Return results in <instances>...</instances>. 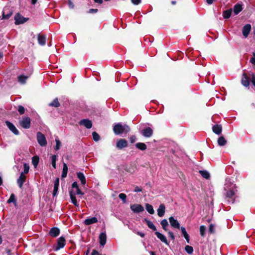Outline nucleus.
<instances>
[{
  "instance_id": "f257e3e1",
  "label": "nucleus",
  "mask_w": 255,
  "mask_h": 255,
  "mask_svg": "<svg viewBox=\"0 0 255 255\" xmlns=\"http://www.w3.org/2000/svg\"><path fill=\"white\" fill-rule=\"evenodd\" d=\"M224 189L227 191L226 196L229 199L228 201L234 203V200L232 197L235 195L237 190H236V185L231 182L230 179L226 178L224 185Z\"/></svg>"
},
{
  "instance_id": "f03ea898",
  "label": "nucleus",
  "mask_w": 255,
  "mask_h": 255,
  "mask_svg": "<svg viewBox=\"0 0 255 255\" xmlns=\"http://www.w3.org/2000/svg\"><path fill=\"white\" fill-rule=\"evenodd\" d=\"M130 129L129 126L126 124H122L119 123L116 124L113 128V131L116 135H121L124 134L126 135L129 132Z\"/></svg>"
},
{
  "instance_id": "7ed1b4c3",
  "label": "nucleus",
  "mask_w": 255,
  "mask_h": 255,
  "mask_svg": "<svg viewBox=\"0 0 255 255\" xmlns=\"http://www.w3.org/2000/svg\"><path fill=\"white\" fill-rule=\"evenodd\" d=\"M37 141L41 146H45L47 144V140L45 135L41 132H38L36 134Z\"/></svg>"
},
{
  "instance_id": "20e7f679",
  "label": "nucleus",
  "mask_w": 255,
  "mask_h": 255,
  "mask_svg": "<svg viewBox=\"0 0 255 255\" xmlns=\"http://www.w3.org/2000/svg\"><path fill=\"white\" fill-rule=\"evenodd\" d=\"M28 18L23 17L19 13H17L14 16V23L15 25L23 24L28 20Z\"/></svg>"
},
{
  "instance_id": "39448f33",
  "label": "nucleus",
  "mask_w": 255,
  "mask_h": 255,
  "mask_svg": "<svg viewBox=\"0 0 255 255\" xmlns=\"http://www.w3.org/2000/svg\"><path fill=\"white\" fill-rule=\"evenodd\" d=\"M65 242L66 241L64 237L61 236L57 240V245L54 248V250L55 251H58L63 248L65 246Z\"/></svg>"
},
{
  "instance_id": "423d86ee",
  "label": "nucleus",
  "mask_w": 255,
  "mask_h": 255,
  "mask_svg": "<svg viewBox=\"0 0 255 255\" xmlns=\"http://www.w3.org/2000/svg\"><path fill=\"white\" fill-rule=\"evenodd\" d=\"M130 209L134 213H139L144 211V208L142 205L138 204H134L130 206Z\"/></svg>"
},
{
  "instance_id": "0eeeda50",
  "label": "nucleus",
  "mask_w": 255,
  "mask_h": 255,
  "mask_svg": "<svg viewBox=\"0 0 255 255\" xmlns=\"http://www.w3.org/2000/svg\"><path fill=\"white\" fill-rule=\"evenodd\" d=\"M20 125L24 128H29L30 127V119L29 117H23L20 122Z\"/></svg>"
},
{
  "instance_id": "6e6552de",
  "label": "nucleus",
  "mask_w": 255,
  "mask_h": 255,
  "mask_svg": "<svg viewBox=\"0 0 255 255\" xmlns=\"http://www.w3.org/2000/svg\"><path fill=\"white\" fill-rule=\"evenodd\" d=\"M140 133L145 137H150L153 134V130L150 127H146L140 131Z\"/></svg>"
},
{
  "instance_id": "1a4fd4ad",
  "label": "nucleus",
  "mask_w": 255,
  "mask_h": 255,
  "mask_svg": "<svg viewBox=\"0 0 255 255\" xmlns=\"http://www.w3.org/2000/svg\"><path fill=\"white\" fill-rule=\"evenodd\" d=\"M6 126L8 128V129L15 135H18L19 134V132L18 129L16 128L15 126L11 123V122L6 121L5 122Z\"/></svg>"
},
{
  "instance_id": "9d476101",
  "label": "nucleus",
  "mask_w": 255,
  "mask_h": 255,
  "mask_svg": "<svg viewBox=\"0 0 255 255\" xmlns=\"http://www.w3.org/2000/svg\"><path fill=\"white\" fill-rule=\"evenodd\" d=\"M118 149H122L128 146V141L125 139L121 138L118 140L116 144Z\"/></svg>"
},
{
  "instance_id": "9b49d317",
  "label": "nucleus",
  "mask_w": 255,
  "mask_h": 255,
  "mask_svg": "<svg viewBox=\"0 0 255 255\" xmlns=\"http://www.w3.org/2000/svg\"><path fill=\"white\" fill-rule=\"evenodd\" d=\"M251 25L250 24H247L245 25L242 28V33L245 38L248 37L249 34L251 30Z\"/></svg>"
},
{
  "instance_id": "f8f14e48",
  "label": "nucleus",
  "mask_w": 255,
  "mask_h": 255,
  "mask_svg": "<svg viewBox=\"0 0 255 255\" xmlns=\"http://www.w3.org/2000/svg\"><path fill=\"white\" fill-rule=\"evenodd\" d=\"M168 220L172 227L177 229H180V224L176 219H175L173 217H170L169 218Z\"/></svg>"
},
{
  "instance_id": "ddd939ff",
  "label": "nucleus",
  "mask_w": 255,
  "mask_h": 255,
  "mask_svg": "<svg viewBox=\"0 0 255 255\" xmlns=\"http://www.w3.org/2000/svg\"><path fill=\"white\" fill-rule=\"evenodd\" d=\"M79 125H83L88 129L92 127V123L91 121L88 119H82L79 122Z\"/></svg>"
},
{
  "instance_id": "4468645a",
  "label": "nucleus",
  "mask_w": 255,
  "mask_h": 255,
  "mask_svg": "<svg viewBox=\"0 0 255 255\" xmlns=\"http://www.w3.org/2000/svg\"><path fill=\"white\" fill-rule=\"evenodd\" d=\"M155 235L162 242L164 243L166 245L168 246L169 245V242H168L166 237L164 235L157 231L155 232Z\"/></svg>"
},
{
  "instance_id": "2eb2a0df",
  "label": "nucleus",
  "mask_w": 255,
  "mask_h": 255,
  "mask_svg": "<svg viewBox=\"0 0 255 255\" xmlns=\"http://www.w3.org/2000/svg\"><path fill=\"white\" fill-rule=\"evenodd\" d=\"M107 241V235L106 232H102L99 235V242L101 246L104 247Z\"/></svg>"
},
{
  "instance_id": "dca6fc26",
  "label": "nucleus",
  "mask_w": 255,
  "mask_h": 255,
  "mask_svg": "<svg viewBox=\"0 0 255 255\" xmlns=\"http://www.w3.org/2000/svg\"><path fill=\"white\" fill-rule=\"evenodd\" d=\"M25 176L24 175H23L22 173H20L19 177L17 180V183L18 184V187L20 189L22 188L23 183L25 182Z\"/></svg>"
},
{
  "instance_id": "f3484780",
  "label": "nucleus",
  "mask_w": 255,
  "mask_h": 255,
  "mask_svg": "<svg viewBox=\"0 0 255 255\" xmlns=\"http://www.w3.org/2000/svg\"><path fill=\"white\" fill-rule=\"evenodd\" d=\"M49 234L53 237H56L60 234V230L57 227H53L50 230Z\"/></svg>"
},
{
  "instance_id": "a211bd4d",
  "label": "nucleus",
  "mask_w": 255,
  "mask_h": 255,
  "mask_svg": "<svg viewBox=\"0 0 255 255\" xmlns=\"http://www.w3.org/2000/svg\"><path fill=\"white\" fill-rule=\"evenodd\" d=\"M165 212V207L163 204H161L157 209V215L159 217H162L164 216Z\"/></svg>"
},
{
  "instance_id": "6ab92c4d",
  "label": "nucleus",
  "mask_w": 255,
  "mask_h": 255,
  "mask_svg": "<svg viewBox=\"0 0 255 255\" xmlns=\"http://www.w3.org/2000/svg\"><path fill=\"white\" fill-rule=\"evenodd\" d=\"M70 197L71 200V202L76 207H79V204L77 201L75 193H73L72 191H69Z\"/></svg>"
},
{
  "instance_id": "aec40b11",
  "label": "nucleus",
  "mask_w": 255,
  "mask_h": 255,
  "mask_svg": "<svg viewBox=\"0 0 255 255\" xmlns=\"http://www.w3.org/2000/svg\"><path fill=\"white\" fill-rule=\"evenodd\" d=\"M213 131L217 135H220L222 130V127L220 125H215L212 128Z\"/></svg>"
},
{
  "instance_id": "412c9836",
  "label": "nucleus",
  "mask_w": 255,
  "mask_h": 255,
  "mask_svg": "<svg viewBox=\"0 0 255 255\" xmlns=\"http://www.w3.org/2000/svg\"><path fill=\"white\" fill-rule=\"evenodd\" d=\"M46 37L44 35H40L39 34L37 36V40L39 44L43 46L46 43Z\"/></svg>"
},
{
  "instance_id": "4be33fe9",
  "label": "nucleus",
  "mask_w": 255,
  "mask_h": 255,
  "mask_svg": "<svg viewBox=\"0 0 255 255\" xmlns=\"http://www.w3.org/2000/svg\"><path fill=\"white\" fill-rule=\"evenodd\" d=\"M98 222V219L96 217H92L91 218L86 219L84 221V224L86 225H90Z\"/></svg>"
},
{
  "instance_id": "5701e85b",
  "label": "nucleus",
  "mask_w": 255,
  "mask_h": 255,
  "mask_svg": "<svg viewBox=\"0 0 255 255\" xmlns=\"http://www.w3.org/2000/svg\"><path fill=\"white\" fill-rule=\"evenodd\" d=\"M77 176L78 178L81 181V184L82 185H85L86 184V180L84 174L81 172H77Z\"/></svg>"
},
{
  "instance_id": "b1692460",
  "label": "nucleus",
  "mask_w": 255,
  "mask_h": 255,
  "mask_svg": "<svg viewBox=\"0 0 255 255\" xmlns=\"http://www.w3.org/2000/svg\"><path fill=\"white\" fill-rule=\"evenodd\" d=\"M242 84L246 87H248L250 85L249 79L246 74H243Z\"/></svg>"
},
{
  "instance_id": "393cba45",
  "label": "nucleus",
  "mask_w": 255,
  "mask_h": 255,
  "mask_svg": "<svg viewBox=\"0 0 255 255\" xmlns=\"http://www.w3.org/2000/svg\"><path fill=\"white\" fill-rule=\"evenodd\" d=\"M143 221L146 223V224L149 228L152 230L153 231H156V228L154 225V224L152 223V222L149 221L146 218H144L143 219Z\"/></svg>"
},
{
  "instance_id": "a878e982",
  "label": "nucleus",
  "mask_w": 255,
  "mask_h": 255,
  "mask_svg": "<svg viewBox=\"0 0 255 255\" xmlns=\"http://www.w3.org/2000/svg\"><path fill=\"white\" fill-rule=\"evenodd\" d=\"M135 147L142 150L144 151L147 148V146L144 143L142 142H137L135 144Z\"/></svg>"
},
{
  "instance_id": "bb28decb",
  "label": "nucleus",
  "mask_w": 255,
  "mask_h": 255,
  "mask_svg": "<svg viewBox=\"0 0 255 255\" xmlns=\"http://www.w3.org/2000/svg\"><path fill=\"white\" fill-rule=\"evenodd\" d=\"M227 143V140L223 136H220L218 139V144L220 146H224Z\"/></svg>"
},
{
  "instance_id": "cd10ccee",
  "label": "nucleus",
  "mask_w": 255,
  "mask_h": 255,
  "mask_svg": "<svg viewBox=\"0 0 255 255\" xmlns=\"http://www.w3.org/2000/svg\"><path fill=\"white\" fill-rule=\"evenodd\" d=\"M234 12L235 14H238L242 10V7L239 4H236L234 7Z\"/></svg>"
},
{
  "instance_id": "c85d7f7f",
  "label": "nucleus",
  "mask_w": 255,
  "mask_h": 255,
  "mask_svg": "<svg viewBox=\"0 0 255 255\" xmlns=\"http://www.w3.org/2000/svg\"><path fill=\"white\" fill-rule=\"evenodd\" d=\"M160 224L162 226V229L165 231H167V227L168 226V222L166 219H163L162 220Z\"/></svg>"
},
{
  "instance_id": "c756f323",
  "label": "nucleus",
  "mask_w": 255,
  "mask_h": 255,
  "mask_svg": "<svg viewBox=\"0 0 255 255\" xmlns=\"http://www.w3.org/2000/svg\"><path fill=\"white\" fill-rule=\"evenodd\" d=\"M67 172H68V167H67L66 164L64 163L62 173L61 175V178H65L67 176Z\"/></svg>"
},
{
  "instance_id": "7c9ffc66",
  "label": "nucleus",
  "mask_w": 255,
  "mask_h": 255,
  "mask_svg": "<svg viewBox=\"0 0 255 255\" xmlns=\"http://www.w3.org/2000/svg\"><path fill=\"white\" fill-rule=\"evenodd\" d=\"M199 173L203 177L206 179H208L210 177V173L207 170H200Z\"/></svg>"
},
{
  "instance_id": "2f4dec72",
  "label": "nucleus",
  "mask_w": 255,
  "mask_h": 255,
  "mask_svg": "<svg viewBox=\"0 0 255 255\" xmlns=\"http://www.w3.org/2000/svg\"><path fill=\"white\" fill-rule=\"evenodd\" d=\"M28 76H26L23 75L18 76V81L21 84H25L26 80L28 79Z\"/></svg>"
},
{
  "instance_id": "473e14b6",
  "label": "nucleus",
  "mask_w": 255,
  "mask_h": 255,
  "mask_svg": "<svg viewBox=\"0 0 255 255\" xmlns=\"http://www.w3.org/2000/svg\"><path fill=\"white\" fill-rule=\"evenodd\" d=\"M145 209L149 214H153L154 213V210L152 206L148 203L145 204Z\"/></svg>"
},
{
  "instance_id": "72a5a7b5",
  "label": "nucleus",
  "mask_w": 255,
  "mask_h": 255,
  "mask_svg": "<svg viewBox=\"0 0 255 255\" xmlns=\"http://www.w3.org/2000/svg\"><path fill=\"white\" fill-rule=\"evenodd\" d=\"M232 11V9H230L226 11H224L223 13V16L224 18L225 19L229 18L231 15Z\"/></svg>"
},
{
  "instance_id": "f704fd0d",
  "label": "nucleus",
  "mask_w": 255,
  "mask_h": 255,
  "mask_svg": "<svg viewBox=\"0 0 255 255\" xmlns=\"http://www.w3.org/2000/svg\"><path fill=\"white\" fill-rule=\"evenodd\" d=\"M49 106L51 107H54L55 108L59 107L60 104L59 103L58 99L55 98L51 103L49 104Z\"/></svg>"
},
{
  "instance_id": "c9c22d12",
  "label": "nucleus",
  "mask_w": 255,
  "mask_h": 255,
  "mask_svg": "<svg viewBox=\"0 0 255 255\" xmlns=\"http://www.w3.org/2000/svg\"><path fill=\"white\" fill-rule=\"evenodd\" d=\"M32 163L35 167H36L39 163V157L33 156L32 158Z\"/></svg>"
},
{
  "instance_id": "e433bc0d",
  "label": "nucleus",
  "mask_w": 255,
  "mask_h": 255,
  "mask_svg": "<svg viewBox=\"0 0 255 255\" xmlns=\"http://www.w3.org/2000/svg\"><path fill=\"white\" fill-rule=\"evenodd\" d=\"M23 171L21 173H22L23 175H24V174H27L29 172V166L28 165V164L26 163H24L23 164Z\"/></svg>"
},
{
  "instance_id": "4c0bfd02",
  "label": "nucleus",
  "mask_w": 255,
  "mask_h": 255,
  "mask_svg": "<svg viewBox=\"0 0 255 255\" xmlns=\"http://www.w3.org/2000/svg\"><path fill=\"white\" fill-rule=\"evenodd\" d=\"M185 250L189 255L192 254L193 252V247L188 245L185 246Z\"/></svg>"
},
{
  "instance_id": "58836bf2",
  "label": "nucleus",
  "mask_w": 255,
  "mask_h": 255,
  "mask_svg": "<svg viewBox=\"0 0 255 255\" xmlns=\"http://www.w3.org/2000/svg\"><path fill=\"white\" fill-rule=\"evenodd\" d=\"M16 200L15 199V195H14V194H11L10 195V196L9 199L7 200V203H16Z\"/></svg>"
},
{
  "instance_id": "ea45409f",
  "label": "nucleus",
  "mask_w": 255,
  "mask_h": 255,
  "mask_svg": "<svg viewBox=\"0 0 255 255\" xmlns=\"http://www.w3.org/2000/svg\"><path fill=\"white\" fill-rule=\"evenodd\" d=\"M12 12L11 11L9 12L8 13L5 14L4 11H3L2 13V19H8L12 15Z\"/></svg>"
},
{
  "instance_id": "a19ab883",
  "label": "nucleus",
  "mask_w": 255,
  "mask_h": 255,
  "mask_svg": "<svg viewBox=\"0 0 255 255\" xmlns=\"http://www.w3.org/2000/svg\"><path fill=\"white\" fill-rule=\"evenodd\" d=\"M206 230V228L205 226L202 225L200 227V233L201 236H204Z\"/></svg>"
},
{
  "instance_id": "79ce46f5",
  "label": "nucleus",
  "mask_w": 255,
  "mask_h": 255,
  "mask_svg": "<svg viewBox=\"0 0 255 255\" xmlns=\"http://www.w3.org/2000/svg\"><path fill=\"white\" fill-rule=\"evenodd\" d=\"M119 197L120 199H121L124 203H126V199H127V195L124 193H120L119 195Z\"/></svg>"
},
{
  "instance_id": "37998d69",
  "label": "nucleus",
  "mask_w": 255,
  "mask_h": 255,
  "mask_svg": "<svg viewBox=\"0 0 255 255\" xmlns=\"http://www.w3.org/2000/svg\"><path fill=\"white\" fill-rule=\"evenodd\" d=\"M92 136H93V139L95 141H98L100 140V137L99 135L96 131H94L92 133Z\"/></svg>"
},
{
  "instance_id": "c03bdc74",
  "label": "nucleus",
  "mask_w": 255,
  "mask_h": 255,
  "mask_svg": "<svg viewBox=\"0 0 255 255\" xmlns=\"http://www.w3.org/2000/svg\"><path fill=\"white\" fill-rule=\"evenodd\" d=\"M55 141H56V146H55L54 149L56 150H58L60 149V147L61 146V142L58 138H56L55 139Z\"/></svg>"
},
{
  "instance_id": "a18cd8bd",
  "label": "nucleus",
  "mask_w": 255,
  "mask_h": 255,
  "mask_svg": "<svg viewBox=\"0 0 255 255\" xmlns=\"http://www.w3.org/2000/svg\"><path fill=\"white\" fill-rule=\"evenodd\" d=\"M17 110L20 115L23 114L25 112V109L22 106H19Z\"/></svg>"
},
{
  "instance_id": "49530a36",
  "label": "nucleus",
  "mask_w": 255,
  "mask_h": 255,
  "mask_svg": "<svg viewBox=\"0 0 255 255\" xmlns=\"http://www.w3.org/2000/svg\"><path fill=\"white\" fill-rule=\"evenodd\" d=\"M180 229L181 230L182 234L183 236V237L184 236H186V235H188V233H187L186 231L185 228L184 227H180Z\"/></svg>"
},
{
  "instance_id": "de8ad7c7",
  "label": "nucleus",
  "mask_w": 255,
  "mask_h": 255,
  "mask_svg": "<svg viewBox=\"0 0 255 255\" xmlns=\"http://www.w3.org/2000/svg\"><path fill=\"white\" fill-rule=\"evenodd\" d=\"M253 57L251 58L250 62L253 65H255V52H253Z\"/></svg>"
},
{
  "instance_id": "09e8293b",
  "label": "nucleus",
  "mask_w": 255,
  "mask_h": 255,
  "mask_svg": "<svg viewBox=\"0 0 255 255\" xmlns=\"http://www.w3.org/2000/svg\"><path fill=\"white\" fill-rule=\"evenodd\" d=\"M168 235L169 236V237L172 240H175V236L174 235V234L171 231H168Z\"/></svg>"
},
{
  "instance_id": "8fccbe9b",
  "label": "nucleus",
  "mask_w": 255,
  "mask_h": 255,
  "mask_svg": "<svg viewBox=\"0 0 255 255\" xmlns=\"http://www.w3.org/2000/svg\"><path fill=\"white\" fill-rule=\"evenodd\" d=\"M59 179L58 178H57L54 181V187H59Z\"/></svg>"
},
{
  "instance_id": "3c124183",
  "label": "nucleus",
  "mask_w": 255,
  "mask_h": 255,
  "mask_svg": "<svg viewBox=\"0 0 255 255\" xmlns=\"http://www.w3.org/2000/svg\"><path fill=\"white\" fill-rule=\"evenodd\" d=\"M136 136L135 135H132L129 138L130 142L131 143H134L136 141Z\"/></svg>"
},
{
  "instance_id": "603ef678",
  "label": "nucleus",
  "mask_w": 255,
  "mask_h": 255,
  "mask_svg": "<svg viewBox=\"0 0 255 255\" xmlns=\"http://www.w3.org/2000/svg\"><path fill=\"white\" fill-rule=\"evenodd\" d=\"M214 227L212 224L210 225L209 228V232L212 233L214 232Z\"/></svg>"
},
{
  "instance_id": "864d4df0",
  "label": "nucleus",
  "mask_w": 255,
  "mask_h": 255,
  "mask_svg": "<svg viewBox=\"0 0 255 255\" xmlns=\"http://www.w3.org/2000/svg\"><path fill=\"white\" fill-rule=\"evenodd\" d=\"M51 162H56L57 160V156L56 155H52L51 156Z\"/></svg>"
},
{
  "instance_id": "5fc2aeb1",
  "label": "nucleus",
  "mask_w": 255,
  "mask_h": 255,
  "mask_svg": "<svg viewBox=\"0 0 255 255\" xmlns=\"http://www.w3.org/2000/svg\"><path fill=\"white\" fill-rule=\"evenodd\" d=\"M133 4L135 5H138L141 2V0H131Z\"/></svg>"
},
{
  "instance_id": "6e6d98bb",
  "label": "nucleus",
  "mask_w": 255,
  "mask_h": 255,
  "mask_svg": "<svg viewBox=\"0 0 255 255\" xmlns=\"http://www.w3.org/2000/svg\"><path fill=\"white\" fill-rule=\"evenodd\" d=\"M251 81L253 85L255 87V75L254 74L252 75Z\"/></svg>"
},
{
  "instance_id": "4d7b16f0",
  "label": "nucleus",
  "mask_w": 255,
  "mask_h": 255,
  "mask_svg": "<svg viewBox=\"0 0 255 255\" xmlns=\"http://www.w3.org/2000/svg\"><path fill=\"white\" fill-rule=\"evenodd\" d=\"M72 187L73 188H75V189H77L79 188V186L78 185V184L77 183V182H74L72 184Z\"/></svg>"
},
{
  "instance_id": "13d9d810",
  "label": "nucleus",
  "mask_w": 255,
  "mask_h": 255,
  "mask_svg": "<svg viewBox=\"0 0 255 255\" xmlns=\"http://www.w3.org/2000/svg\"><path fill=\"white\" fill-rule=\"evenodd\" d=\"M98 11V9H94V8H91L89 9L88 12L89 13H96Z\"/></svg>"
},
{
  "instance_id": "bf43d9fd",
  "label": "nucleus",
  "mask_w": 255,
  "mask_h": 255,
  "mask_svg": "<svg viewBox=\"0 0 255 255\" xmlns=\"http://www.w3.org/2000/svg\"><path fill=\"white\" fill-rule=\"evenodd\" d=\"M76 189V194L82 195H83L84 194V193L81 192V191L80 190L79 188Z\"/></svg>"
},
{
  "instance_id": "052dcab7",
  "label": "nucleus",
  "mask_w": 255,
  "mask_h": 255,
  "mask_svg": "<svg viewBox=\"0 0 255 255\" xmlns=\"http://www.w3.org/2000/svg\"><path fill=\"white\" fill-rule=\"evenodd\" d=\"M58 188L54 187V189H53V195L54 196L56 195L57 192H58Z\"/></svg>"
},
{
  "instance_id": "680f3d73",
  "label": "nucleus",
  "mask_w": 255,
  "mask_h": 255,
  "mask_svg": "<svg viewBox=\"0 0 255 255\" xmlns=\"http://www.w3.org/2000/svg\"><path fill=\"white\" fill-rule=\"evenodd\" d=\"M141 191H142V189L138 186L135 187V188H134V191L135 192H137V193L141 192Z\"/></svg>"
},
{
  "instance_id": "e2e57ef3",
  "label": "nucleus",
  "mask_w": 255,
  "mask_h": 255,
  "mask_svg": "<svg viewBox=\"0 0 255 255\" xmlns=\"http://www.w3.org/2000/svg\"><path fill=\"white\" fill-rule=\"evenodd\" d=\"M91 255H100V254L96 250H93V251H92Z\"/></svg>"
},
{
  "instance_id": "0e129e2a",
  "label": "nucleus",
  "mask_w": 255,
  "mask_h": 255,
  "mask_svg": "<svg viewBox=\"0 0 255 255\" xmlns=\"http://www.w3.org/2000/svg\"><path fill=\"white\" fill-rule=\"evenodd\" d=\"M68 1H69L68 4H69V7L71 8H73L74 7L73 3L71 1V0H68Z\"/></svg>"
},
{
  "instance_id": "69168bd1",
  "label": "nucleus",
  "mask_w": 255,
  "mask_h": 255,
  "mask_svg": "<svg viewBox=\"0 0 255 255\" xmlns=\"http://www.w3.org/2000/svg\"><path fill=\"white\" fill-rule=\"evenodd\" d=\"M184 238L186 239V242L188 243H189V241H190V238H189V235H186V236H184Z\"/></svg>"
},
{
  "instance_id": "338daca9",
  "label": "nucleus",
  "mask_w": 255,
  "mask_h": 255,
  "mask_svg": "<svg viewBox=\"0 0 255 255\" xmlns=\"http://www.w3.org/2000/svg\"><path fill=\"white\" fill-rule=\"evenodd\" d=\"M137 235L140 236L141 237L143 238L144 237V234L142 232H138L137 233Z\"/></svg>"
},
{
  "instance_id": "774afa93",
  "label": "nucleus",
  "mask_w": 255,
  "mask_h": 255,
  "mask_svg": "<svg viewBox=\"0 0 255 255\" xmlns=\"http://www.w3.org/2000/svg\"><path fill=\"white\" fill-rule=\"evenodd\" d=\"M214 0H206V1L209 4H211L213 2Z\"/></svg>"
}]
</instances>
